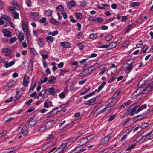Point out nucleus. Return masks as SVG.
Listing matches in <instances>:
<instances>
[{
  "instance_id": "f257e3e1",
  "label": "nucleus",
  "mask_w": 153,
  "mask_h": 153,
  "mask_svg": "<svg viewBox=\"0 0 153 153\" xmlns=\"http://www.w3.org/2000/svg\"><path fill=\"white\" fill-rule=\"evenodd\" d=\"M150 86H148L146 88L143 89L142 87H140L136 90V91L133 93V97L135 98L137 97L140 95H144V97L146 96L149 91L151 90Z\"/></svg>"
},
{
  "instance_id": "f03ea898",
  "label": "nucleus",
  "mask_w": 153,
  "mask_h": 153,
  "mask_svg": "<svg viewBox=\"0 0 153 153\" xmlns=\"http://www.w3.org/2000/svg\"><path fill=\"white\" fill-rule=\"evenodd\" d=\"M140 137L137 138L135 141L137 142L141 140H150L153 138V131H150L149 130H146L143 132L141 137L139 139Z\"/></svg>"
},
{
  "instance_id": "7ed1b4c3",
  "label": "nucleus",
  "mask_w": 153,
  "mask_h": 153,
  "mask_svg": "<svg viewBox=\"0 0 153 153\" xmlns=\"http://www.w3.org/2000/svg\"><path fill=\"white\" fill-rule=\"evenodd\" d=\"M28 126L26 125L22 124L20 125L19 130V132L22 135H27L28 132Z\"/></svg>"
},
{
  "instance_id": "20e7f679",
  "label": "nucleus",
  "mask_w": 153,
  "mask_h": 153,
  "mask_svg": "<svg viewBox=\"0 0 153 153\" xmlns=\"http://www.w3.org/2000/svg\"><path fill=\"white\" fill-rule=\"evenodd\" d=\"M139 106L137 103H134L131 105L130 107V115L133 116L136 112L137 113V108H138Z\"/></svg>"
},
{
  "instance_id": "39448f33",
  "label": "nucleus",
  "mask_w": 153,
  "mask_h": 153,
  "mask_svg": "<svg viewBox=\"0 0 153 153\" xmlns=\"http://www.w3.org/2000/svg\"><path fill=\"white\" fill-rule=\"evenodd\" d=\"M150 112V110H148L147 112L143 113L142 114H140L135 117L133 119V121L134 122H136L137 120H142L144 117L143 116V115H146L149 114Z\"/></svg>"
},
{
  "instance_id": "423d86ee",
  "label": "nucleus",
  "mask_w": 153,
  "mask_h": 153,
  "mask_svg": "<svg viewBox=\"0 0 153 153\" xmlns=\"http://www.w3.org/2000/svg\"><path fill=\"white\" fill-rule=\"evenodd\" d=\"M80 136H79L76 137H72L70 139H68V140H64L63 142V143H66V144H65V146L66 147H68V146L69 145H71V143H74L75 142L76 140Z\"/></svg>"
},
{
  "instance_id": "0eeeda50",
  "label": "nucleus",
  "mask_w": 153,
  "mask_h": 153,
  "mask_svg": "<svg viewBox=\"0 0 153 153\" xmlns=\"http://www.w3.org/2000/svg\"><path fill=\"white\" fill-rule=\"evenodd\" d=\"M107 108H103L102 106H101L96 109L94 112V115H95V116H97L102 113H104Z\"/></svg>"
},
{
  "instance_id": "6e6552de",
  "label": "nucleus",
  "mask_w": 153,
  "mask_h": 153,
  "mask_svg": "<svg viewBox=\"0 0 153 153\" xmlns=\"http://www.w3.org/2000/svg\"><path fill=\"white\" fill-rule=\"evenodd\" d=\"M99 98V97L97 96L89 100L86 101L85 102V104L86 105H92L97 102Z\"/></svg>"
},
{
  "instance_id": "1a4fd4ad",
  "label": "nucleus",
  "mask_w": 153,
  "mask_h": 153,
  "mask_svg": "<svg viewBox=\"0 0 153 153\" xmlns=\"http://www.w3.org/2000/svg\"><path fill=\"white\" fill-rule=\"evenodd\" d=\"M82 145L78 146V147H76L74 149L72 150L70 153H72V152H74L75 151H76V152L74 153H80L86 150V149H83L82 148Z\"/></svg>"
},
{
  "instance_id": "9d476101",
  "label": "nucleus",
  "mask_w": 153,
  "mask_h": 153,
  "mask_svg": "<svg viewBox=\"0 0 153 153\" xmlns=\"http://www.w3.org/2000/svg\"><path fill=\"white\" fill-rule=\"evenodd\" d=\"M29 82V77L27 75H25L24 76L23 81L22 82L23 85L25 87H27L28 85V84Z\"/></svg>"
},
{
  "instance_id": "9b49d317",
  "label": "nucleus",
  "mask_w": 153,
  "mask_h": 153,
  "mask_svg": "<svg viewBox=\"0 0 153 153\" xmlns=\"http://www.w3.org/2000/svg\"><path fill=\"white\" fill-rule=\"evenodd\" d=\"M3 33L4 34V36L7 37H10L12 36L11 32L7 29H4L3 30Z\"/></svg>"
},
{
  "instance_id": "f8f14e48",
  "label": "nucleus",
  "mask_w": 153,
  "mask_h": 153,
  "mask_svg": "<svg viewBox=\"0 0 153 153\" xmlns=\"http://www.w3.org/2000/svg\"><path fill=\"white\" fill-rule=\"evenodd\" d=\"M76 4L75 2L71 1L68 2L67 4V7L69 9H71L73 7H75Z\"/></svg>"
},
{
  "instance_id": "ddd939ff",
  "label": "nucleus",
  "mask_w": 153,
  "mask_h": 153,
  "mask_svg": "<svg viewBox=\"0 0 153 153\" xmlns=\"http://www.w3.org/2000/svg\"><path fill=\"white\" fill-rule=\"evenodd\" d=\"M4 65L6 68H7L13 66L15 64V62L13 61H12L9 62L7 61H5L4 60Z\"/></svg>"
},
{
  "instance_id": "4468645a",
  "label": "nucleus",
  "mask_w": 153,
  "mask_h": 153,
  "mask_svg": "<svg viewBox=\"0 0 153 153\" xmlns=\"http://www.w3.org/2000/svg\"><path fill=\"white\" fill-rule=\"evenodd\" d=\"M117 102V99L116 98H112V100L111 102L108 104V106H110V107L111 108L115 106Z\"/></svg>"
},
{
  "instance_id": "2eb2a0df",
  "label": "nucleus",
  "mask_w": 153,
  "mask_h": 153,
  "mask_svg": "<svg viewBox=\"0 0 153 153\" xmlns=\"http://www.w3.org/2000/svg\"><path fill=\"white\" fill-rule=\"evenodd\" d=\"M31 16L32 18L35 21L38 20L39 19V16L37 12L31 13Z\"/></svg>"
},
{
  "instance_id": "dca6fc26",
  "label": "nucleus",
  "mask_w": 153,
  "mask_h": 153,
  "mask_svg": "<svg viewBox=\"0 0 153 153\" xmlns=\"http://www.w3.org/2000/svg\"><path fill=\"white\" fill-rule=\"evenodd\" d=\"M60 45L62 47L65 48H68L70 47V44L67 42H61Z\"/></svg>"
},
{
  "instance_id": "f3484780",
  "label": "nucleus",
  "mask_w": 153,
  "mask_h": 153,
  "mask_svg": "<svg viewBox=\"0 0 153 153\" xmlns=\"http://www.w3.org/2000/svg\"><path fill=\"white\" fill-rule=\"evenodd\" d=\"M18 39L19 42H21L24 40V35L22 31H20L18 34Z\"/></svg>"
},
{
  "instance_id": "a211bd4d",
  "label": "nucleus",
  "mask_w": 153,
  "mask_h": 153,
  "mask_svg": "<svg viewBox=\"0 0 153 153\" xmlns=\"http://www.w3.org/2000/svg\"><path fill=\"white\" fill-rule=\"evenodd\" d=\"M25 32L26 33V36L27 42H29L31 39V35H30V31L29 29H27Z\"/></svg>"
},
{
  "instance_id": "6ab92c4d",
  "label": "nucleus",
  "mask_w": 153,
  "mask_h": 153,
  "mask_svg": "<svg viewBox=\"0 0 153 153\" xmlns=\"http://www.w3.org/2000/svg\"><path fill=\"white\" fill-rule=\"evenodd\" d=\"M28 71L30 74L32 73L33 70V63L32 61H30L29 63Z\"/></svg>"
},
{
  "instance_id": "aec40b11",
  "label": "nucleus",
  "mask_w": 153,
  "mask_h": 153,
  "mask_svg": "<svg viewBox=\"0 0 153 153\" xmlns=\"http://www.w3.org/2000/svg\"><path fill=\"white\" fill-rule=\"evenodd\" d=\"M1 19H5L7 21L10 25H12V24L10 17L7 15H4L3 16L1 17Z\"/></svg>"
},
{
  "instance_id": "412c9836",
  "label": "nucleus",
  "mask_w": 153,
  "mask_h": 153,
  "mask_svg": "<svg viewBox=\"0 0 153 153\" xmlns=\"http://www.w3.org/2000/svg\"><path fill=\"white\" fill-rule=\"evenodd\" d=\"M109 140H108V139L106 137H104L101 140L100 142V145H103L105 144H107Z\"/></svg>"
},
{
  "instance_id": "4be33fe9",
  "label": "nucleus",
  "mask_w": 153,
  "mask_h": 153,
  "mask_svg": "<svg viewBox=\"0 0 153 153\" xmlns=\"http://www.w3.org/2000/svg\"><path fill=\"white\" fill-rule=\"evenodd\" d=\"M139 106V105H138ZM139 108L137 109V113H138L139 112L143 110L144 109H146L147 107V105L146 104L143 105L139 107Z\"/></svg>"
},
{
  "instance_id": "5701e85b",
  "label": "nucleus",
  "mask_w": 153,
  "mask_h": 153,
  "mask_svg": "<svg viewBox=\"0 0 153 153\" xmlns=\"http://www.w3.org/2000/svg\"><path fill=\"white\" fill-rule=\"evenodd\" d=\"M36 123V121L33 118H31L28 123V124L30 126H33L35 125Z\"/></svg>"
},
{
  "instance_id": "b1692460",
  "label": "nucleus",
  "mask_w": 153,
  "mask_h": 153,
  "mask_svg": "<svg viewBox=\"0 0 153 153\" xmlns=\"http://www.w3.org/2000/svg\"><path fill=\"white\" fill-rule=\"evenodd\" d=\"M49 125V123H47L46 124L40 128L39 129V130L41 132H43L45 130L46 128H49L48 126Z\"/></svg>"
},
{
  "instance_id": "393cba45",
  "label": "nucleus",
  "mask_w": 153,
  "mask_h": 153,
  "mask_svg": "<svg viewBox=\"0 0 153 153\" xmlns=\"http://www.w3.org/2000/svg\"><path fill=\"white\" fill-rule=\"evenodd\" d=\"M55 90L54 88L51 87L48 88V91L49 93L50 94L54 96L55 95V93L54 92Z\"/></svg>"
},
{
  "instance_id": "a878e982",
  "label": "nucleus",
  "mask_w": 153,
  "mask_h": 153,
  "mask_svg": "<svg viewBox=\"0 0 153 153\" xmlns=\"http://www.w3.org/2000/svg\"><path fill=\"white\" fill-rule=\"evenodd\" d=\"M9 9L12 11H15V10H19L20 7L19 6L17 5V6H13V7H8Z\"/></svg>"
},
{
  "instance_id": "bb28decb",
  "label": "nucleus",
  "mask_w": 153,
  "mask_h": 153,
  "mask_svg": "<svg viewBox=\"0 0 153 153\" xmlns=\"http://www.w3.org/2000/svg\"><path fill=\"white\" fill-rule=\"evenodd\" d=\"M58 111H56L55 113H53H53H51L52 111H51L50 112L47 113L46 115L48 118H51L56 114L58 113Z\"/></svg>"
},
{
  "instance_id": "cd10ccee",
  "label": "nucleus",
  "mask_w": 153,
  "mask_h": 153,
  "mask_svg": "<svg viewBox=\"0 0 153 153\" xmlns=\"http://www.w3.org/2000/svg\"><path fill=\"white\" fill-rule=\"evenodd\" d=\"M52 13V12L51 10L48 9L45 11V14L48 17L51 16Z\"/></svg>"
},
{
  "instance_id": "c85d7f7f",
  "label": "nucleus",
  "mask_w": 153,
  "mask_h": 153,
  "mask_svg": "<svg viewBox=\"0 0 153 153\" xmlns=\"http://www.w3.org/2000/svg\"><path fill=\"white\" fill-rule=\"evenodd\" d=\"M11 13L12 16L13 18L16 19H17L19 18V14L16 11H12Z\"/></svg>"
},
{
  "instance_id": "c756f323",
  "label": "nucleus",
  "mask_w": 153,
  "mask_h": 153,
  "mask_svg": "<svg viewBox=\"0 0 153 153\" xmlns=\"http://www.w3.org/2000/svg\"><path fill=\"white\" fill-rule=\"evenodd\" d=\"M56 80V78L53 76H51V79L48 81V82L49 84H51L53 83L54 81Z\"/></svg>"
},
{
  "instance_id": "7c9ffc66",
  "label": "nucleus",
  "mask_w": 153,
  "mask_h": 153,
  "mask_svg": "<svg viewBox=\"0 0 153 153\" xmlns=\"http://www.w3.org/2000/svg\"><path fill=\"white\" fill-rule=\"evenodd\" d=\"M45 44L42 39H39L38 42V45L41 47L43 46Z\"/></svg>"
},
{
  "instance_id": "2f4dec72",
  "label": "nucleus",
  "mask_w": 153,
  "mask_h": 153,
  "mask_svg": "<svg viewBox=\"0 0 153 153\" xmlns=\"http://www.w3.org/2000/svg\"><path fill=\"white\" fill-rule=\"evenodd\" d=\"M106 84V82H104L103 83L100 85L98 87V89L97 90V91L98 92H99L100 90H101L103 88L104 86Z\"/></svg>"
},
{
  "instance_id": "473e14b6",
  "label": "nucleus",
  "mask_w": 153,
  "mask_h": 153,
  "mask_svg": "<svg viewBox=\"0 0 153 153\" xmlns=\"http://www.w3.org/2000/svg\"><path fill=\"white\" fill-rule=\"evenodd\" d=\"M116 42H112L110 43L109 45V47L110 49H112L115 48L117 45Z\"/></svg>"
},
{
  "instance_id": "72a5a7b5",
  "label": "nucleus",
  "mask_w": 153,
  "mask_h": 153,
  "mask_svg": "<svg viewBox=\"0 0 153 153\" xmlns=\"http://www.w3.org/2000/svg\"><path fill=\"white\" fill-rule=\"evenodd\" d=\"M50 22L51 23L56 25H59V22L55 20L54 19L51 18L50 20Z\"/></svg>"
},
{
  "instance_id": "f704fd0d",
  "label": "nucleus",
  "mask_w": 153,
  "mask_h": 153,
  "mask_svg": "<svg viewBox=\"0 0 153 153\" xmlns=\"http://www.w3.org/2000/svg\"><path fill=\"white\" fill-rule=\"evenodd\" d=\"M133 68V66L132 65L128 66L126 69L125 70V73H127L129 72Z\"/></svg>"
},
{
  "instance_id": "c9c22d12",
  "label": "nucleus",
  "mask_w": 153,
  "mask_h": 153,
  "mask_svg": "<svg viewBox=\"0 0 153 153\" xmlns=\"http://www.w3.org/2000/svg\"><path fill=\"white\" fill-rule=\"evenodd\" d=\"M88 141L86 138H84L82 139L80 142V143L82 144L81 145L82 146L85 145L86 143L88 142Z\"/></svg>"
},
{
  "instance_id": "e433bc0d",
  "label": "nucleus",
  "mask_w": 153,
  "mask_h": 153,
  "mask_svg": "<svg viewBox=\"0 0 153 153\" xmlns=\"http://www.w3.org/2000/svg\"><path fill=\"white\" fill-rule=\"evenodd\" d=\"M113 37L112 35L109 34L106 36L105 39L106 41H109L111 40Z\"/></svg>"
},
{
  "instance_id": "4c0bfd02",
  "label": "nucleus",
  "mask_w": 153,
  "mask_h": 153,
  "mask_svg": "<svg viewBox=\"0 0 153 153\" xmlns=\"http://www.w3.org/2000/svg\"><path fill=\"white\" fill-rule=\"evenodd\" d=\"M58 33V30H56L53 32H50L48 33L49 35H52V36H55Z\"/></svg>"
},
{
  "instance_id": "58836bf2",
  "label": "nucleus",
  "mask_w": 153,
  "mask_h": 153,
  "mask_svg": "<svg viewBox=\"0 0 153 153\" xmlns=\"http://www.w3.org/2000/svg\"><path fill=\"white\" fill-rule=\"evenodd\" d=\"M136 146V145L135 144H133L131 146H128V147H127V148L126 149V151H130L132 149L134 148Z\"/></svg>"
},
{
  "instance_id": "ea45409f",
  "label": "nucleus",
  "mask_w": 153,
  "mask_h": 153,
  "mask_svg": "<svg viewBox=\"0 0 153 153\" xmlns=\"http://www.w3.org/2000/svg\"><path fill=\"white\" fill-rule=\"evenodd\" d=\"M99 64L97 63H96L92 66L90 67V69H92L93 71L96 69L98 67Z\"/></svg>"
},
{
  "instance_id": "a19ab883",
  "label": "nucleus",
  "mask_w": 153,
  "mask_h": 153,
  "mask_svg": "<svg viewBox=\"0 0 153 153\" xmlns=\"http://www.w3.org/2000/svg\"><path fill=\"white\" fill-rule=\"evenodd\" d=\"M36 84V82L35 81H33L32 82L31 85L30 89V90L33 91L34 89Z\"/></svg>"
},
{
  "instance_id": "79ce46f5",
  "label": "nucleus",
  "mask_w": 153,
  "mask_h": 153,
  "mask_svg": "<svg viewBox=\"0 0 153 153\" xmlns=\"http://www.w3.org/2000/svg\"><path fill=\"white\" fill-rule=\"evenodd\" d=\"M56 10L59 11H62L64 10V8L61 5L57 6L56 8Z\"/></svg>"
},
{
  "instance_id": "37998d69",
  "label": "nucleus",
  "mask_w": 153,
  "mask_h": 153,
  "mask_svg": "<svg viewBox=\"0 0 153 153\" xmlns=\"http://www.w3.org/2000/svg\"><path fill=\"white\" fill-rule=\"evenodd\" d=\"M94 134H91L87 137L86 138L87 139V140H88L90 141L92 140V139L94 138Z\"/></svg>"
},
{
  "instance_id": "c03bdc74",
  "label": "nucleus",
  "mask_w": 153,
  "mask_h": 153,
  "mask_svg": "<svg viewBox=\"0 0 153 153\" xmlns=\"http://www.w3.org/2000/svg\"><path fill=\"white\" fill-rule=\"evenodd\" d=\"M105 108H107L106 109V111H106V113L104 112V114H106L108 113L111 110V108H112L110 107V106H108V105H107V106L106 107H105Z\"/></svg>"
},
{
  "instance_id": "a18cd8bd",
  "label": "nucleus",
  "mask_w": 153,
  "mask_h": 153,
  "mask_svg": "<svg viewBox=\"0 0 153 153\" xmlns=\"http://www.w3.org/2000/svg\"><path fill=\"white\" fill-rule=\"evenodd\" d=\"M46 40L47 41H49L51 42H53L54 41L53 38L51 36H48L46 37Z\"/></svg>"
},
{
  "instance_id": "49530a36",
  "label": "nucleus",
  "mask_w": 153,
  "mask_h": 153,
  "mask_svg": "<svg viewBox=\"0 0 153 153\" xmlns=\"http://www.w3.org/2000/svg\"><path fill=\"white\" fill-rule=\"evenodd\" d=\"M17 39L16 37H12L10 38V43L12 44Z\"/></svg>"
},
{
  "instance_id": "de8ad7c7",
  "label": "nucleus",
  "mask_w": 153,
  "mask_h": 153,
  "mask_svg": "<svg viewBox=\"0 0 153 153\" xmlns=\"http://www.w3.org/2000/svg\"><path fill=\"white\" fill-rule=\"evenodd\" d=\"M99 48H106L108 50H110L109 45H103L99 47Z\"/></svg>"
},
{
  "instance_id": "09e8293b",
  "label": "nucleus",
  "mask_w": 153,
  "mask_h": 153,
  "mask_svg": "<svg viewBox=\"0 0 153 153\" xmlns=\"http://www.w3.org/2000/svg\"><path fill=\"white\" fill-rule=\"evenodd\" d=\"M97 37V35L96 33H91L89 36V37L91 39H93L94 38L95 39Z\"/></svg>"
},
{
  "instance_id": "8fccbe9b",
  "label": "nucleus",
  "mask_w": 153,
  "mask_h": 153,
  "mask_svg": "<svg viewBox=\"0 0 153 153\" xmlns=\"http://www.w3.org/2000/svg\"><path fill=\"white\" fill-rule=\"evenodd\" d=\"M76 18L79 19H81L82 17V16L81 14L79 13H76Z\"/></svg>"
},
{
  "instance_id": "3c124183",
  "label": "nucleus",
  "mask_w": 153,
  "mask_h": 153,
  "mask_svg": "<svg viewBox=\"0 0 153 153\" xmlns=\"http://www.w3.org/2000/svg\"><path fill=\"white\" fill-rule=\"evenodd\" d=\"M14 83L13 81H10L8 83L7 85L9 87H11L14 85Z\"/></svg>"
},
{
  "instance_id": "603ef678",
  "label": "nucleus",
  "mask_w": 153,
  "mask_h": 153,
  "mask_svg": "<svg viewBox=\"0 0 153 153\" xmlns=\"http://www.w3.org/2000/svg\"><path fill=\"white\" fill-rule=\"evenodd\" d=\"M140 4V3L139 2H133L131 4V6L133 7L138 6Z\"/></svg>"
},
{
  "instance_id": "864d4df0",
  "label": "nucleus",
  "mask_w": 153,
  "mask_h": 153,
  "mask_svg": "<svg viewBox=\"0 0 153 153\" xmlns=\"http://www.w3.org/2000/svg\"><path fill=\"white\" fill-rule=\"evenodd\" d=\"M22 29L24 31H25L27 29H28L27 28L26 24H24L22 25Z\"/></svg>"
},
{
  "instance_id": "5fc2aeb1",
  "label": "nucleus",
  "mask_w": 153,
  "mask_h": 153,
  "mask_svg": "<svg viewBox=\"0 0 153 153\" xmlns=\"http://www.w3.org/2000/svg\"><path fill=\"white\" fill-rule=\"evenodd\" d=\"M106 70V68L105 67H103L102 69V71L99 73V74L101 75L103 74Z\"/></svg>"
},
{
  "instance_id": "6e6d98bb",
  "label": "nucleus",
  "mask_w": 153,
  "mask_h": 153,
  "mask_svg": "<svg viewBox=\"0 0 153 153\" xmlns=\"http://www.w3.org/2000/svg\"><path fill=\"white\" fill-rule=\"evenodd\" d=\"M103 19L102 18L97 17L96 19V21L97 23H100L103 21Z\"/></svg>"
},
{
  "instance_id": "4d7b16f0",
  "label": "nucleus",
  "mask_w": 153,
  "mask_h": 153,
  "mask_svg": "<svg viewBox=\"0 0 153 153\" xmlns=\"http://www.w3.org/2000/svg\"><path fill=\"white\" fill-rule=\"evenodd\" d=\"M59 97L61 99L64 98L65 97V95L64 93V92L61 93L59 95Z\"/></svg>"
},
{
  "instance_id": "13d9d810",
  "label": "nucleus",
  "mask_w": 153,
  "mask_h": 153,
  "mask_svg": "<svg viewBox=\"0 0 153 153\" xmlns=\"http://www.w3.org/2000/svg\"><path fill=\"white\" fill-rule=\"evenodd\" d=\"M120 91H117L113 95V98H115V97H116L118 95H119L120 93Z\"/></svg>"
},
{
  "instance_id": "bf43d9fd",
  "label": "nucleus",
  "mask_w": 153,
  "mask_h": 153,
  "mask_svg": "<svg viewBox=\"0 0 153 153\" xmlns=\"http://www.w3.org/2000/svg\"><path fill=\"white\" fill-rule=\"evenodd\" d=\"M89 69H85V68H83V71L85 72V73L87 75L90 74L89 72Z\"/></svg>"
},
{
  "instance_id": "052dcab7",
  "label": "nucleus",
  "mask_w": 153,
  "mask_h": 153,
  "mask_svg": "<svg viewBox=\"0 0 153 153\" xmlns=\"http://www.w3.org/2000/svg\"><path fill=\"white\" fill-rule=\"evenodd\" d=\"M87 4V2L86 1H84L83 2H81L80 4L82 6L85 7L86 5Z\"/></svg>"
},
{
  "instance_id": "680f3d73",
  "label": "nucleus",
  "mask_w": 153,
  "mask_h": 153,
  "mask_svg": "<svg viewBox=\"0 0 153 153\" xmlns=\"http://www.w3.org/2000/svg\"><path fill=\"white\" fill-rule=\"evenodd\" d=\"M78 46L79 49L81 50H83L84 48V46L81 43H79L78 45Z\"/></svg>"
},
{
  "instance_id": "e2e57ef3",
  "label": "nucleus",
  "mask_w": 153,
  "mask_h": 153,
  "mask_svg": "<svg viewBox=\"0 0 153 153\" xmlns=\"http://www.w3.org/2000/svg\"><path fill=\"white\" fill-rule=\"evenodd\" d=\"M115 115L111 116L108 120V122H110L114 119L115 118Z\"/></svg>"
},
{
  "instance_id": "0e129e2a",
  "label": "nucleus",
  "mask_w": 153,
  "mask_h": 153,
  "mask_svg": "<svg viewBox=\"0 0 153 153\" xmlns=\"http://www.w3.org/2000/svg\"><path fill=\"white\" fill-rule=\"evenodd\" d=\"M75 85L74 84H72L71 86L70 89L73 91H75L76 89L75 88Z\"/></svg>"
},
{
  "instance_id": "69168bd1",
  "label": "nucleus",
  "mask_w": 153,
  "mask_h": 153,
  "mask_svg": "<svg viewBox=\"0 0 153 153\" xmlns=\"http://www.w3.org/2000/svg\"><path fill=\"white\" fill-rule=\"evenodd\" d=\"M62 15L63 16L64 18L65 19L67 18V15L66 13L65 12H63L62 13Z\"/></svg>"
},
{
  "instance_id": "338daca9",
  "label": "nucleus",
  "mask_w": 153,
  "mask_h": 153,
  "mask_svg": "<svg viewBox=\"0 0 153 153\" xmlns=\"http://www.w3.org/2000/svg\"><path fill=\"white\" fill-rule=\"evenodd\" d=\"M26 3L27 6L29 7L31 4V1L30 0H27L26 1Z\"/></svg>"
},
{
  "instance_id": "774afa93",
  "label": "nucleus",
  "mask_w": 153,
  "mask_h": 153,
  "mask_svg": "<svg viewBox=\"0 0 153 153\" xmlns=\"http://www.w3.org/2000/svg\"><path fill=\"white\" fill-rule=\"evenodd\" d=\"M33 101V100L32 99H30L27 102H26V105L28 106L30 105V104Z\"/></svg>"
}]
</instances>
